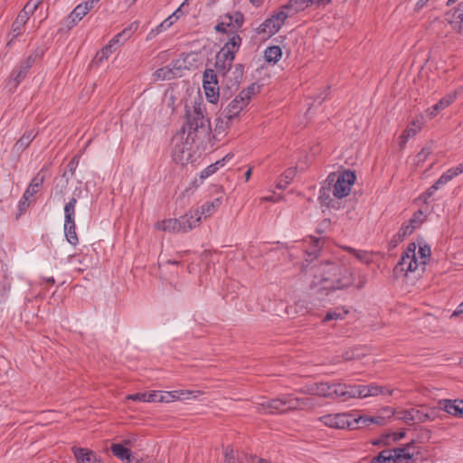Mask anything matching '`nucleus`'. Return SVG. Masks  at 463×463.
I'll return each mask as SVG.
<instances>
[{"instance_id":"37998d69","label":"nucleus","mask_w":463,"mask_h":463,"mask_svg":"<svg viewBox=\"0 0 463 463\" xmlns=\"http://www.w3.org/2000/svg\"><path fill=\"white\" fill-rule=\"evenodd\" d=\"M415 219H411L408 222H405L401 227L400 231L396 234V237H398V240L402 241L405 237L411 235L414 229H415Z\"/></svg>"},{"instance_id":"4d7b16f0","label":"nucleus","mask_w":463,"mask_h":463,"mask_svg":"<svg viewBox=\"0 0 463 463\" xmlns=\"http://www.w3.org/2000/svg\"><path fill=\"white\" fill-rule=\"evenodd\" d=\"M317 386V383H314V384H310V385H306L305 387L300 389L299 392L301 393H305V394L317 395L318 396V391L316 389Z\"/></svg>"},{"instance_id":"a211bd4d","label":"nucleus","mask_w":463,"mask_h":463,"mask_svg":"<svg viewBox=\"0 0 463 463\" xmlns=\"http://www.w3.org/2000/svg\"><path fill=\"white\" fill-rule=\"evenodd\" d=\"M316 407L313 398H298L293 394H288V409L295 410H312Z\"/></svg>"},{"instance_id":"8fccbe9b","label":"nucleus","mask_w":463,"mask_h":463,"mask_svg":"<svg viewBox=\"0 0 463 463\" xmlns=\"http://www.w3.org/2000/svg\"><path fill=\"white\" fill-rule=\"evenodd\" d=\"M220 167H222V163L216 161L214 164L210 165L201 172V178L205 179L213 175Z\"/></svg>"},{"instance_id":"dca6fc26","label":"nucleus","mask_w":463,"mask_h":463,"mask_svg":"<svg viewBox=\"0 0 463 463\" xmlns=\"http://www.w3.org/2000/svg\"><path fill=\"white\" fill-rule=\"evenodd\" d=\"M417 453V449L412 443L402 448L393 449V463H409Z\"/></svg>"},{"instance_id":"680f3d73","label":"nucleus","mask_w":463,"mask_h":463,"mask_svg":"<svg viewBox=\"0 0 463 463\" xmlns=\"http://www.w3.org/2000/svg\"><path fill=\"white\" fill-rule=\"evenodd\" d=\"M232 452H233L232 449H229V448L226 449L224 463H233L232 462V459H233Z\"/></svg>"},{"instance_id":"aec40b11","label":"nucleus","mask_w":463,"mask_h":463,"mask_svg":"<svg viewBox=\"0 0 463 463\" xmlns=\"http://www.w3.org/2000/svg\"><path fill=\"white\" fill-rule=\"evenodd\" d=\"M330 0H289L288 4L284 5V9H288L290 14H294L298 12H301L310 6L311 5L317 3H326L328 4Z\"/></svg>"},{"instance_id":"a19ab883","label":"nucleus","mask_w":463,"mask_h":463,"mask_svg":"<svg viewBox=\"0 0 463 463\" xmlns=\"http://www.w3.org/2000/svg\"><path fill=\"white\" fill-rule=\"evenodd\" d=\"M35 133L33 130H29L25 132L23 137L16 142L14 147L18 150H24L25 149L30 143L33 141V139L35 137Z\"/></svg>"},{"instance_id":"9d476101","label":"nucleus","mask_w":463,"mask_h":463,"mask_svg":"<svg viewBox=\"0 0 463 463\" xmlns=\"http://www.w3.org/2000/svg\"><path fill=\"white\" fill-rule=\"evenodd\" d=\"M38 53H33L29 55L24 61H23L10 74L7 81V87L10 91H14L17 86L24 80L29 69L34 63Z\"/></svg>"},{"instance_id":"39448f33","label":"nucleus","mask_w":463,"mask_h":463,"mask_svg":"<svg viewBox=\"0 0 463 463\" xmlns=\"http://www.w3.org/2000/svg\"><path fill=\"white\" fill-rule=\"evenodd\" d=\"M316 389L318 396L328 399L350 400V385L342 383H318Z\"/></svg>"},{"instance_id":"6ab92c4d","label":"nucleus","mask_w":463,"mask_h":463,"mask_svg":"<svg viewBox=\"0 0 463 463\" xmlns=\"http://www.w3.org/2000/svg\"><path fill=\"white\" fill-rule=\"evenodd\" d=\"M30 15L32 14H29L24 9H23L18 14L16 19L12 24V29L10 33L11 39L8 41L7 45H11L12 42L22 33L23 28L26 22L28 21Z\"/></svg>"},{"instance_id":"2eb2a0df","label":"nucleus","mask_w":463,"mask_h":463,"mask_svg":"<svg viewBox=\"0 0 463 463\" xmlns=\"http://www.w3.org/2000/svg\"><path fill=\"white\" fill-rule=\"evenodd\" d=\"M180 221V225L182 227L183 232H188L194 228L197 227L201 223V215L199 213V208L195 210H191L186 214L178 218Z\"/></svg>"},{"instance_id":"5fc2aeb1","label":"nucleus","mask_w":463,"mask_h":463,"mask_svg":"<svg viewBox=\"0 0 463 463\" xmlns=\"http://www.w3.org/2000/svg\"><path fill=\"white\" fill-rule=\"evenodd\" d=\"M347 250L352 252L358 260H360L363 262H368L369 257L368 254L365 251L356 250L352 248H347Z\"/></svg>"},{"instance_id":"473e14b6","label":"nucleus","mask_w":463,"mask_h":463,"mask_svg":"<svg viewBox=\"0 0 463 463\" xmlns=\"http://www.w3.org/2000/svg\"><path fill=\"white\" fill-rule=\"evenodd\" d=\"M77 199L72 197L64 205V223L75 222V208Z\"/></svg>"},{"instance_id":"c756f323","label":"nucleus","mask_w":463,"mask_h":463,"mask_svg":"<svg viewBox=\"0 0 463 463\" xmlns=\"http://www.w3.org/2000/svg\"><path fill=\"white\" fill-rule=\"evenodd\" d=\"M386 422V419L384 416L379 415V416H364L359 415L356 416L354 414V426L358 428L359 424H363L364 426H368L372 423L377 424V425H384Z\"/></svg>"},{"instance_id":"f257e3e1","label":"nucleus","mask_w":463,"mask_h":463,"mask_svg":"<svg viewBox=\"0 0 463 463\" xmlns=\"http://www.w3.org/2000/svg\"><path fill=\"white\" fill-rule=\"evenodd\" d=\"M321 279L315 278L312 281L311 288L316 290L319 296L320 300H324L323 296H328L329 293L345 289L350 286L357 288H362L367 282V279L363 274H358L356 277L348 269L339 267L336 264L327 263L322 268Z\"/></svg>"},{"instance_id":"393cba45","label":"nucleus","mask_w":463,"mask_h":463,"mask_svg":"<svg viewBox=\"0 0 463 463\" xmlns=\"http://www.w3.org/2000/svg\"><path fill=\"white\" fill-rule=\"evenodd\" d=\"M99 0H90L78 5L71 12L70 17L73 22L80 21L93 7Z\"/></svg>"},{"instance_id":"4c0bfd02","label":"nucleus","mask_w":463,"mask_h":463,"mask_svg":"<svg viewBox=\"0 0 463 463\" xmlns=\"http://www.w3.org/2000/svg\"><path fill=\"white\" fill-rule=\"evenodd\" d=\"M264 56L269 62H277L282 56V51L279 46L274 45L265 50Z\"/></svg>"},{"instance_id":"0eeeda50","label":"nucleus","mask_w":463,"mask_h":463,"mask_svg":"<svg viewBox=\"0 0 463 463\" xmlns=\"http://www.w3.org/2000/svg\"><path fill=\"white\" fill-rule=\"evenodd\" d=\"M318 420L325 426L332 429H356L354 426V413H330L319 417Z\"/></svg>"},{"instance_id":"4be33fe9","label":"nucleus","mask_w":463,"mask_h":463,"mask_svg":"<svg viewBox=\"0 0 463 463\" xmlns=\"http://www.w3.org/2000/svg\"><path fill=\"white\" fill-rule=\"evenodd\" d=\"M456 99V94L455 93H449L443 97L438 103L433 105L432 107L429 108L426 110L427 116L430 118H434L438 115V113L446 108H448L454 100Z\"/></svg>"},{"instance_id":"864d4df0","label":"nucleus","mask_w":463,"mask_h":463,"mask_svg":"<svg viewBox=\"0 0 463 463\" xmlns=\"http://www.w3.org/2000/svg\"><path fill=\"white\" fill-rule=\"evenodd\" d=\"M43 0H30L24 9L33 14Z\"/></svg>"},{"instance_id":"58836bf2","label":"nucleus","mask_w":463,"mask_h":463,"mask_svg":"<svg viewBox=\"0 0 463 463\" xmlns=\"http://www.w3.org/2000/svg\"><path fill=\"white\" fill-rule=\"evenodd\" d=\"M206 99L211 103H217L219 99V86L217 84L203 85Z\"/></svg>"},{"instance_id":"338daca9","label":"nucleus","mask_w":463,"mask_h":463,"mask_svg":"<svg viewBox=\"0 0 463 463\" xmlns=\"http://www.w3.org/2000/svg\"><path fill=\"white\" fill-rule=\"evenodd\" d=\"M460 314H463V302L458 306L456 310L453 312L452 317L458 316Z\"/></svg>"},{"instance_id":"7c9ffc66","label":"nucleus","mask_w":463,"mask_h":463,"mask_svg":"<svg viewBox=\"0 0 463 463\" xmlns=\"http://www.w3.org/2000/svg\"><path fill=\"white\" fill-rule=\"evenodd\" d=\"M222 197L215 198L212 202H206L199 209L201 218L203 216L204 219L213 215L216 210L222 205Z\"/></svg>"},{"instance_id":"e433bc0d","label":"nucleus","mask_w":463,"mask_h":463,"mask_svg":"<svg viewBox=\"0 0 463 463\" xmlns=\"http://www.w3.org/2000/svg\"><path fill=\"white\" fill-rule=\"evenodd\" d=\"M64 234L69 243L76 245L79 242V239L76 233L75 222L64 223L63 225Z\"/></svg>"},{"instance_id":"f8f14e48","label":"nucleus","mask_w":463,"mask_h":463,"mask_svg":"<svg viewBox=\"0 0 463 463\" xmlns=\"http://www.w3.org/2000/svg\"><path fill=\"white\" fill-rule=\"evenodd\" d=\"M382 386L376 383L368 385H350V399H364L371 396L380 395Z\"/></svg>"},{"instance_id":"cd10ccee","label":"nucleus","mask_w":463,"mask_h":463,"mask_svg":"<svg viewBox=\"0 0 463 463\" xmlns=\"http://www.w3.org/2000/svg\"><path fill=\"white\" fill-rule=\"evenodd\" d=\"M44 181V175L41 173H38L30 183L29 186L25 190L24 194V199L25 201H31L33 196L37 194L40 187L42 186L43 183Z\"/></svg>"},{"instance_id":"4468645a","label":"nucleus","mask_w":463,"mask_h":463,"mask_svg":"<svg viewBox=\"0 0 463 463\" xmlns=\"http://www.w3.org/2000/svg\"><path fill=\"white\" fill-rule=\"evenodd\" d=\"M424 119L420 116L416 118L399 137V146L402 148L411 137H413L423 127Z\"/></svg>"},{"instance_id":"49530a36","label":"nucleus","mask_w":463,"mask_h":463,"mask_svg":"<svg viewBox=\"0 0 463 463\" xmlns=\"http://www.w3.org/2000/svg\"><path fill=\"white\" fill-rule=\"evenodd\" d=\"M377 463H393V449H384L373 459Z\"/></svg>"},{"instance_id":"f704fd0d","label":"nucleus","mask_w":463,"mask_h":463,"mask_svg":"<svg viewBox=\"0 0 463 463\" xmlns=\"http://www.w3.org/2000/svg\"><path fill=\"white\" fill-rule=\"evenodd\" d=\"M459 174H462L461 171H459L458 166L452 167L449 169L446 173H444L435 183V184L440 188L442 185H445L449 181H451L454 177L458 175Z\"/></svg>"},{"instance_id":"20e7f679","label":"nucleus","mask_w":463,"mask_h":463,"mask_svg":"<svg viewBox=\"0 0 463 463\" xmlns=\"http://www.w3.org/2000/svg\"><path fill=\"white\" fill-rule=\"evenodd\" d=\"M255 86L251 85L245 90H242L238 96H236L224 109L222 113L220 120L222 122L225 119V125L237 118L242 109L249 104L251 96L254 94Z\"/></svg>"},{"instance_id":"1a4fd4ad","label":"nucleus","mask_w":463,"mask_h":463,"mask_svg":"<svg viewBox=\"0 0 463 463\" xmlns=\"http://www.w3.org/2000/svg\"><path fill=\"white\" fill-rule=\"evenodd\" d=\"M288 394L281 395L273 400L262 399L261 402H256V409L263 414L285 413L290 411L288 409Z\"/></svg>"},{"instance_id":"bb28decb","label":"nucleus","mask_w":463,"mask_h":463,"mask_svg":"<svg viewBox=\"0 0 463 463\" xmlns=\"http://www.w3.org/2000/svg\"><path fill=\"white\" fill-rule=\"evenodd\" d=\"M281 25L279 24L274 17L268 18L265 20L257 29L258 33H263L268 36L274 35L279 31Z\"/></svg>"},{"instance_id":"f3484780","label":"nucleus","mask_w":463,"mask_h":463,"mask_svg":"<svg viewBox=\"0 0 463 463\" xmlns=\"http://www.w3.org/2000/svg\"><path fill=\"white\" fill-rule=\"evenodd\" d=\"M439 408L452 416L463 418V400H440Z\"/></svg>"},{"instance_id":"ea45409f","label":"nucleus","mask_w":463,"mask_h":463,"mask_svg":"<svg viewBox=\"0 0 463 463\" xmlns=\"http://www.w3.org/2000/svg\"><path fill=\"white\" fill-rule=\"evenodd\" d=\"M134 29L131 26L125 28L122 32L116 34L112 40L118 47L123 45L133 34Z\"/></svg>"},{"instance_id":"79ce46f5","label":"nucleus","mask_w":463,"mask_h":463,"mask_svg":"<svg viewBox=\"0 0 463 463\" xmlns=\"http://www.w3.org/2000/svg\"><path fill=\"white\" fill-rule=\"evenodd\" d=\"M173 69H171L170 65H166L165 67H162L158 70H156L154 73V77L156 80H172L175 77V73L172 71Z\"/></svg>"},{"instance_id":"0e129e2a","label":"nucleus","mask_w":463,"mask_h":463,"mask_svg":"<svg viewBox=\"0 0 463 463\" xmlns=\"http://www.w3.org/2000/svg\"><path fill=\"white\" fill-rule=\"evenodd\" d=\"M395 392V389H389L387 387L382 386V392L380 395L383 396H392Z\"/></svg>"},{"instance_id":"052dcab7","label":"nucleus","mask_w":463,"mask_h":463,"mask_svg":"<svg viewBox=\"0 0 463 463\" xmlns=\"http://www.w3.org/2000/svg\"><path fill=\"white\" fill-rule=\"evenodd\" d=\"M439 188L434 184H432L424 194H423V198H424V202L426 203L427 200L431 197L435 192L437 190H439Z\"/></svg>"},{"instance_id":"f03ea898","label":"nucleus","mask_w":463,"mask_h":463,"mask_svg":"<svg viewBox=\"0 0 463 463\" xmlns=\"http://www.w3.org/2000/svg\"><path fill=\"white\" fill-rule=\"evenodd\" d=\"M430 252V247L428 245L420 246L417 251L416 243H409L394 268V273L397 276H409L410 274H414V277L421 276L425 271Z\"/></svg>"},{"instance_id":"c9c22d12","label":"nucleus","mask_w":463,"mask_h":463,"mask_svg":"<svg viewBox=\"0 0 463 463\" xmlns=\"http://www.w3.org/2000/svg\"><path fill=\"white\" fill-rule=\"evenodd\" d=\"M118 48V45L113 43V40L111 39L109 43L97 53L96 59L99 62H102L103 61L107 60L113 52H115Z\"/></svg>"},{"instance_id":"bf43d9fd","label":"nucleus","mask_w":463,"mask_h":463,"mask_svg":"<svg viewBox=\"0 0 463 463\" xmlns=\"http://www.w3.org/2000/svg\"><path fill=\"white\" fill-rule=\"evenodd\" d=\"M127 399L128 400H132V401H135V402H146V392L128 394L127 396Z\"/></svg>"},{"instance_id":"ddd939ff","label":"nucleus","mask_w":463,"mask_h":463,"mask_svg":"<svg viewBox=\"0 0 463 463\" xmlns=\"http://www.w3.org/2000/svg\"><path fill=\"white\" fill-rule=\"evenodd\" d=\"M243 65L241 63L232 65L231 69L227 70L222 76L223 77L224 83L229 87H236L240 84L243 77Z\"/></svg>"},{"instance_id":"9b49d317","label":"nucleus","mask_w":463,"mask_h":463,"mask_svg":"<svg viewBox=\"0 0 463 463\" xmlns=\"http://www.w3.org/2000/svg\"><path fill=\"white\" fill-rule=\"evenodd\" d=\"M186 118V128H188V135H191L193 132H197L199 129H203L204 131H207L209 121L207 118H205L203 111L200 105L194 106L192 109H187Z\"/></svg>"},{"instance_id":"5701e85b","label":"nucleus","mask_w":463,"mask_h":463,"mask_svg":"<svg viewBox=\"0 0 463 463\" xmlns=\"http://www.w3.org/2000/svg\"><path fill=\"white\" fill-rule=\"evenodd\" d=\"M73 454L79 463H102L91 450L82 448H73Z\"/></svg>"},{"instance_id":"2f4dec72","label":"nucleus","mask_w":463,"mask_h":463,"mask_svg":"<svg viewBox=\"0 0 463 463\" xmlns=\"http://www.w3.org/2000/svg\"><path fill=\"white\" fill-rule=\"evenodd\" d=\"M296 175L295 168H288L282 175L279 177L276 184V187L280 190H284L292 182Z\"/></svg>"},{"instance_id":"6e6d98bb","label":"nucleus","mask_w":463,"mask_h":463,"mask_svg":"<svg viewBox=\"0 0 463 463\" xmlns=\"http://www.w3.org/2000/svg\"><path fill=\"white\" fill-rule=\"evenodd\" d=\"M430 154V148L428 147H424L420 150V152H419L416 156V162L417 164H421L423 163L427 157L429 156V155Z\"/></svg>"},{"instance_id":"69168bd1","label":"nucleus","mask_w":463,"mask_h":463,"mask_svg":"<svg viewBox=\"0 0 463 463\" xmlns=\"http://www.w3.org/2000/svg\"><path fill=\"white\" fill-rule=\"evenodd\" d=\"M182 5L171 14L176 21L184 14Z\"/></svg>"},{"instance_id":"e2e57ef3","label":"nucleus","mask_w":463,"mask_h":463,"mask_svg":"<svg viewBox=\"0 0 463 463\" xmlns=\"http://www.w3.org/2000/svg\"><path fill=\"white\" fill-rule=\"evenodd\" d=\"M305 303L306 302L304 300H299L298 302L297 305H298L300 312H304L303 309H305V312H309V311H311L314 308L315 305H313L311 307H307L305 306Z\"/></svg>"},{"instance_id":"423d86ee","label":"nucleus","mask_w":463,"mask_h":463,"mask_svg":"<svg viewBox=\"0 0 463 463\" xmlns=\"http://www.w3.org/2000/svg\"><path fill=\"white\" fill-rule=\"evenodd\" d=\"M329 183H333V194L336 198H343L349 194L351 187L355 181V175L351 171H345L338 175H330Z\"/></svg>"},{"instance_id":"de8ad7c7","label":"nucleus","mask_w":463,"mask_h":463,"mask_svg":"<svg viewBox=\"0 0 463 463\" xmlns=\"http://www.w3.org/2000/svg\"><path fill=\"white\" fill-rule=\"evenodd\" d=\"M171 66L172 71L175 73V77H181L182 71L186 70L187 66L185 65V61L184 59H177L169 64Z\"/></svg>"},{"instance_id":"603ef678","label":"nucleus","mask_w":463,"mask_h":463,"mask_svg":"<svg viewBox=\"0 0 463 463\" xmlns=\"http://www.w3.org/2000/svg\"><path fill=\"white\" fill-rule=\"evenodd\" d=\"M175 391L160 392V402H171L176 400Z\"/></svg>"},{"instance_id":"c85d7f7f","label":"nucleus","mask_w":463,"mask_h":463,"mask_svg":"<svg viewBox=\"0 0 463 463\" xmlns=\"http://www.w3.org/2000/svg\"><path fill=\"white\" fill-rule=\"evenodd\" d=\"M451 26L459 33L463 34V1L454 10L449 17Z\"/></svg>"},{"instance_id":"a18cd8bd","label":"nucleus","mask_w":463,"mask_h":463,"mask_svg":"<svg viewBox=\"0 0 463 463\" xmlns=\"http://www.w3.org/2000/svg\"><path fill=\"white\" fill-rule=\"evenodd\" d=\"M176 22V20L172 16V15H169L166 19H165L158 26L156 27V29H153L150 33H149V36L153 35V34H156V33H159L163 31H165L167 30L168 28H170Z\"/></svg>"},{"instance_id":"72a5a7b5","label":"nucleus","mask_w":463,"mask_h":463,"mask_svg":"<svg viewBox=\"0 0 463 463\" xmlns=\"http://www.w3.org/2000/svg\"><path fill=\"white\" fill-rule=\"evenodd\" d=\"M347 314V309H345L344 307H338L335 309L327 311L323 319V322H328L331 320H343Z\"/></svg>"},{"instance_id":"09e8293b","label":"nucleus","mask_w":463,"mask_h":463,"mask_svg":"<svg viewBox=\"0 0 463 463\" xmlns=\"http://www.w3.org/2000/svg\"><path fill=\"white\" fill-rule=\"evenodd\" d=\"M218 83V80H217V75L216 73L214 72L213 70H206L204 72H203V85H211V84H217Z\"/></svg>"},{"instance_id":"774afa93","label":"nucleus","mask_w":463,"mask_h":463,"mask_svg":"<svg viewBox=\"0 0 463 463\" xmlns=\"http://www.w3.org/2000/svg\"><path fill=\"white\" fill-rule=\"evenodd\" d=\"M250 463H268V462L263 458H259L256 456H251Z\"/></svg>"},{"instance_id":"3c124183","label":"nucleus","mask_w":463,"mask_h":463,"mask_svg":"<svg viewBox=\"0 0 463 463\" xmlns=\"http://www.w3.org/2000/svg\"><path fill=\"white\" fill-rule=\"evenodd\" d=\"M289 15H292V14H290L289 11H288V9H284V5H283L280 10H279L272 15V17H274L276 22L282 26L284 24L286 19Z\"/></svg>"},{"instance_id":"7ed1b4c3","label":"nucleus","mask_w":463,"mask_h":463,"mask_svg":"<svg viewBox=\"0 0 463 463\" xmlns=\"http://www.w3.org/2000/svg\"><path fill=\"white\" fill-rule=\"evenodd\" d=\"M241 44V38L238 34H233L216 54L215 69L219 74L222 75L231 69Z\"/></svg>"},{"instance_id":"b1692460","label":"nucleus","mask_w":463,"mask_h":463,"mask_svg":"<svg viewBox=\"0 0 463 463\" xmlns=\"http://www.w3.org/2000/svg\"><path fill=\"white\" fill-rule=\"evenodd\" d=\"M155 229L174 233L183 232L182 227L180 225V221L178 218L166 219L161 222H157L155 224Z\"/></svg>"},{"instance_id":"a878e982","label":"nucleus","mask_w":463,"mask_h":463,"mask_svg":"<svg viewBox=\"0 0 463 463\" xmlns=\"http://www.w3.org/2000/svg\"><path fill=\"white\" fill-rule=\"evenodd\" d=\"M112 454L124 463H131V450L122 443H113L110 447Z\"/></svg>"},{"instance_id":"c03bdc74","label":"nucleus","mask_w":463,"mask_h":463,"mask_svg":"<svg viewBox=\"0 0 463 463\" xmlns=\"http://www.w3.org/2000/svg\"><path fill=\"white\" fill-rule=\"evenodd\" d=\"M202 393L203 392L201 391L176 390L175 397H176V400L184 401V400H190L192 398L195 399Z\"/></svg>"},{"instance_id":"13d9d810","label":"nucleus","mask_w":463,"mask_h":463,"mask_svg":"<svg viewBox=\"0 0 463 463\" xmlns=\"http://www.w3.org/2000/svg\"><path fill=\"white\" fill-rule=\"evenodd\" d=\"M146 402H160V392L153 391L146 393Z\"/></svg>"},{"instance_id":"6e6552de","label":"nucleus","mask_w":463,"mask_h":463,"mask_svg":"<svg viewBox=\"0 0 463 463\" xmlns=\"http://www.w3.org/2000/svg\"><path fill=\"white\" fill-rule=\"evenodd\" d=\"M188 135L184 138V134H178L174 137L173 143V158L175 162L184 165L188 163L192 157V144L188 141Z\"/></svg>"},{"instance_id":"412c9836","label":"nucleus","mask_w":463,"mask_h":463,"mask_svg":"<svg viewBox=\"0 0 463 463\" xmlns=\"http://www.w3.org/2000/svg\"><path fill=\"white\" fill-rule=\"evenodd\" d=\"M242 24L243 15L241 13H236L233 15H226L223 20L216 25L215 29L218 32H225L227 27L239 29Z\"/></svg>"}]
</instances>
